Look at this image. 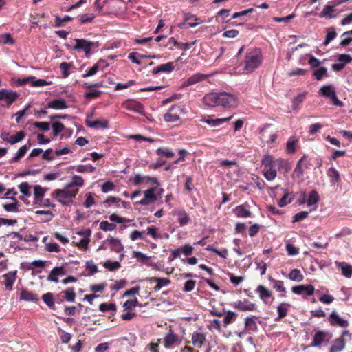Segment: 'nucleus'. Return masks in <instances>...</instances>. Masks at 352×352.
<instances>
[{
	"instance_id": "3",
	"label": "nucleus",
	"mask_w": 352,
	"mask_h": 352,
	"mask_svg": "<svg viewBox=\"0 0 352 352\" xmlns=\"http://www.w3.org/2000/svg\"><path fill=\"white\" fill-rule=\"evenodd\" d=\"M78 191V188H70L65 184L63 188L54 190L52 196L63 206H70Z\"/></svg>"
},
{
	"instance_id": "58",
	"label": "nucleus",
	"mask_w": 352,
	"mask_h": 352,
	"mask_svg": "<svg viewBox=\"0 0 352 352\" xmlns=\"http://www.w3.org/2000/svg\"><path fill=\"white\" fill-rule=\"evenodd\" d=\"M90 125V128L93 129H107L109 127V121L107 120H94V122L91 123Z\"/></svg>"
},
{
	"instance_id": "42",
	"label": "nucleus",
	"mask_w": 352,
	"mask_h": 352,
	"mask_svg": "<svg viewBox=\"0 0 352 352\" xmlns=\"http://www.w3.org/2000/svg\"><path fill=\"white\" fill-rule=\"evenodd\" d=\"M319 94L330 99V98L336 94V91L331 85H324L320 89Z\"/></svg>"
},
{
	"instance_id": "7",
	"label": "nucleus",
	"mask_w": 352,
	"mask_h": 352,
	"mask_svg": "<svg viewBox=\"0 0 352 352\" xmlns=\"http://www.w3.org/2000/svg\"><path fill=\"white\" fill-rule=\"evenodd\" d=\"M75 42L76 45L73 47L74 50L78 52L82 51L85 53L87 56L91 54V50L94 45V42L82 38H76Z\"/></svg>"
},
{
	"instance_id": "32",
	"label": "nucleus",
	"mask_w": 352,
	"mask_h": 352,
	"mask_svg": "<svg viewBox=\"0 0 352 352\" xmlns=\"http://www.w3.org/2000/svg\"><path fill=\"white\" fill-rule=\"evenodd\" d=\"M105 242L109 243L111 250L116 252H120L123 250V246L120 241L118 239L109 236Z\"/></svg>"
},
{
	"instance_id": "49",
	"label": "nucleus",
	"mask_w": 352,
	"mask_h": 352,
	"mask_svg": "<svg viewBox=\"0 0 352 352\" xmlns=\"http://www.w3.org/2000/svg\"><path fill=\"white\" fill-rule=\"evenodd\" d=\"M269 280L271 283H273V288L277 291L280 292H286V288L284 286V283L283 280H276L271 277H270Z\"/></svg>"
},
{
	"instance_id": "24",
	"label": "nucleus",
	"mask_w": 352,
	"mask_h": 352,
	"mask_svg": "<svg viewBox=\"0 0 352 352\" xmlns=\"http://www.w3.org/2000/svg\"><path fill=\"white\" fill-rule=\"evenodd\" d=\"M3 277L5 278L4 284L6 289L8 291H11L16 278V271L9 272L8 273L4 274Z\"/></svg>"
},
{
	"instance_id": "39",
	"label": "nucleus",
	"mask_w": 352,
	"mask_h": 352,
	"mask_svg": "<svg viewBox=\"0 0 352 352\" xmlns=\"http://www.w3.org/2000/svg\"><path fill=\"white\" fill-rule=\"evenodd\" d=\"M10 199L13 201L11 204H6L3 205V208L6 210L7 212H17L19 211V201L16 199L15 197L11 196Z\"/></svg>"
},
{
	"instance_id": "9",
	"label": "nucleus",
	"mask_w": 352,
	"mask_h": 352,
	"mask_svg": "<svg viewBox=\"0 0 352 352\" xmlns=\"http://www.w3.org/2000/svg\"><path fill=\"white\" fill-rule=\"evenodd\" d=\"M332 337V334L328 331L319 330L314 336L310 346H320L323 342L328 341Z\"/></svg>"
},
{
	"instance_id": "40",
	"label": "nucleus",
	"mask_w": 352,
	"mask_h": 352,
	"mask_svg": "<svg viewBox=\"0 0 352 352\" xmlns=\"http://www.w3.org/2000/svg\"><path fill=\"white\" fill-rule=\"evenodd\" d=\"M327 174L332 184L339 183L341 180L339 172L333 167L329 168Z\"/></svg>"
},
{
	"instance_id": "41",
	"label": "nucleus",
	"mask_w": 352,
	"mask_h": 352,
	"mask_svg": "<svg viewBox=\"0 0 352 352\" xmlns=\"http://www.w3.org/2000/svg\"><path fill=\"white\" fill-rule=\"evenodd\" d=\"M66 301L73 302L75 301L76 293L74 287H69L61 292Z\"/></svg>"
},
{
	"instance_id": "43",
	"label": "nucleus",
	"mask_w": 352,
	"mask_h": 352,
	"mask_svg": "<svg viewBox=\"0 0 352 352\" xmlns=\"http://www.w3.org/2000/svg\"><path fill=\"white\" fill-rule=\"evenodd\" d=\"M105 61L102 59H100L98 61L97 63L94 64L86 73L82 74L83 78H88L95 75L99 70L100 65L101 63H104Z\"/></svg>"
},
{
	"instance_id": "34",
	"label": "nucleus",
	"mask_w": 352,
	"mask_h": 352,
	"mask_svg": "<svg viewBox=\"0 0 352 352\" xmlns=\"http://www.w3.org/2000/svg\"><path fill=\"white\" fill-rule=\"evenodd\" d=\"M336 266L341 269L342 274L346 278L352 276V265L345 262H336Z\"/></svg>"
},
{
	"instance_id": "25",
	"label": "nucleus",
	"mask_w": 352,
	"mask_h": 352,
	"mask_svg": "<svg viewBox=\"0 0 352 352\" xmlns=\"http://www.w3.org/2000/svg\"><path fill=\"white\" fill-rule=\"evenodd\" d=\"M68 107L66 101L64 99L58 98L50 101L45 109H65Z\"/></svg>"
},
{
	"instance_id": "36",
	"label": "nucleus",
	"mask_w": 352,
	"mask_h": 352,
	"mask_svg": "<svg viewBox=\"0 0 352 352\" xmlns=\"http://www.w3.org/2000/svg\"><path fill=\"white\" fill-rule=\"evenodd\" d=\"M298 142V138L296 136H292L286 144V151L289 154H293L296 151V144Z\"/></svg>"
},
{
	"instance_id": "47",
	"label": "nucleus",
	"mask_w": 352,
	"mask_h": 352,
	"mask_svg": "<svg viewBox=\"0 0 352 352\" xmlns=\"http://www.w3.org/2000/svg\"><path fill=\"white\" fill-rule=\"evenodd\" d=\"M42 300L50 309H55L54 299L51 292L44 294L42 296Z\"/></svg>"
},
{
	"instance_id": "23",
	"label": "nucleus",
	"mask_w": 352,
	"mask_h": 352,
	"mask_svg": "<svg viewBox=\"0 0 352 352\" xmlns=\"http://www.w3.org/2000/svg\"><path fill=\"white\" fill-rule=\"evenodd\" d=\"M207 76L201 73H197L188 78H187L183 83V87H188L195 85L197 82H201L206 80Z\"/></svg>"
},
{
	"instance_id": "37",
	"label": "nucleus",
	"mask_w": 352,
	"mask_h": 352,
	"mask_svg": "<svg viewBox=\"0 0 352 352\" xmlns=\"http://www.w3.org/2000/svg\"><path fill=\"white\" fill-rule=\"evenodd\" d=\"M48 236H45L43 239V242L45 245V250L50 252H59L60 248L58 244L55 242L48 241Z\"/></svg>"
},
{
	"instance_id": "1",
	"label": "nucleus",
	"mask_w": 352,
	"mask_h": 352,
	"mask_svg": "<svg viewBox=\"0 0 352 352\" xmlns=\"http://www.w3.org/2000/svg\"><path fill=\"white\" fill-rule=\"evenodd\" d=\"M202 101L208 107L234 108L238 104L236 96L225 91L210 92L204 96Z\"/></svg>"
},
{
	"instance_id": "53",
	"label": "nucleus",
	"mask_w": 352,
	"mask_h": 352,
	"mask_svg": "<svg viewBox=\"0 0 352 352\" xmlns=\"http://www.w3.org/2000/svg\"><path fill=\"white\" fill-rule=\"evenodd\" d=\"M319 201V195L318 192L316 190H313L309 193L308 199L307 201V204L308 206H311L314 204H316Z\"/></svg>"
},
{
	"instance_id": "50",
	"label": "nucleus",
	"mask_w": 352,
	"mask_h": 352,
	"mask_svg": "<svg viewBox=\"0 0 352 352\" xmlns=\"http://www.w3.org/2000/svg\"><path fill=\"white\" fill-rule=\"evenodd\" d=\"M133 257L136 258L138 261L142 262L146 265H147L148 263H151V261L149 260V257L146 254L139 251H133Z\"/></svg>"
},
{
	"instance_id": "54",
	"label": "nucleus",
	"mask_w": 352,
	"mask_h": 352,
	"mask_svg": "<svg viewBox=\"0 0 352 352\" xmlns=\"http://www.w3.org/2000/svg\"><path fill=\"white\" fill-rule=\"evenodd\" d=\"M294 195L290 193H285L283 197L278 201V204L280 207H284L288 204H290Z\"/></svg>"
},
{
	"instance_id": "17",
	"label": "nucleus",
	"mask_w": 352,
	"mask_h": 352,
	"mask_svg": "<svg viewBox=\"0 0 352 352\" xmlns=\"http://www.w3.org/2000/svg\"><path fill=\"white\" fill-rule=\"evenodd\" d=\"M65 274L66 271L63 266L55 267L50 271L47 279L50 282L58 283L59 276H63Z\"/></svg>"
},
{
	"instance_id": "60",
	"label": "nucleus",
	"mask_w": 352,
	"mask_h": 352,
	"mask_svg": "<svg viewBox=\"0 0 352 352\" xmlns=\"http://www.w3.org/2000/svg\"><path fill=\"white\" fill-rule=\"evenodd\" d=\"M102 94V91L98 89H94L91 88L88 91H86L84 96L86 99H93L99 97Z\"/></svg>"
},
{
	"instance_id": "56",
	"label": "nucleus",
	"mask_w": 352,
	"mask_h": 352,
	"mask_svg": "<svg viewBox=\"0 0 352 352\" xmlns=\"http://www.w3.org/2000/svg\"><path fill=\"white\" fill-rule=\"evenodd\" d=\"M313 76L317 80H321L324 76H327V69L324 67H321L314 70Z\"/></svg>"
},
{
	"instance_id": "20",
	"label": "nucleus",
	"mask_w": 352,
	"mask_h": 352,
	"mask_svg": "<svg viewBox=\"0 0 352 352\" xmlns=\"http://www.w3.org/2000/svg\"><path fill=\"white\" fill-rule=\"evenodd\" d=\"M346 346V341L342 337H338L332 341L329 352H341Z\"/></svg>"
},
{
	"instance_id": "16",
	"label": "nucleus",
	"mask_w": 352,
	"mask_h": 352,
	"mask_svg": "<svg viewBox=\"0 0 352 352\" xmlns=\"http://www.w3.org/2000/svg\"><path fill=\"white\" fill-rule=\"evenodd\" d=\"M123 105L126 109L136 112L141 115L144 112V106L136 100H129L126 101Z\"/></svg>"
},
{
	"instance_id": "2",
	"label": "nucleus",
	"mask_w": 352,
	"mask_h": 352,
	"mask_svg": "<svg viewBox=\"0 0 352 352\" xmlns=\"http://www.w3.org/2000/svg\"><path fill=\"white\" fill-rule=\"evenodd\" d=\"M261 164L265 179L268 181H272L277 176V170L283 168L285 161L281 158L274 159L272 155H266L263 157Z\"/></svg>"
},
{
	"instance_id": "19",
	"label": "nucleus",
	"mask_w": 352,
	"mask_h": 352,
	"mask_svg": "<svg viewBox=\"0 0 352 352\" xmlns=\"http://www.w3.org/2000/svg\"><path fill=\"white\" fill-rule=\"evenodd\" d=\"M315 288L312 285H300L294 286L292 288L293 293L296 294H302L306 293L307 296H311L314 293Z\"/></svg>"
},
{
	"instance_id": "14",
	"label": "nucleus",
	"mask_w": 352,
	"mask_h": 352,
	"mask_svg": "<svg viewBox=\"0 0 352 352\" xmlns=\"http://www.w3.org/2000/svg\"><path fill=\"white\" fill-rule=\"evenodd\" d=\"M270 124H266L260 131L261 139L263 142L269 143H274L276 138L277 135L276 133L269 131V129L271 127Z\"/></svg>"
},
{
	"instance_id": "27",
	"label": "nucleus",
	"mask_w": 352,
	"mask_h": 352,
	"mask_svg": "<svg viewBox=\"0 0 352 352\" xmlns=\"http://www.w3.org/2000/svg\"><path fill=\"white\" fill-rule=\"evenodd\" d=\"M175 69V66L173 63L168 62L165 64L160 65L159 66L153 68L151 73L153 75H156L160 72L170 73Z\"/></svg>"
},
{
	"instance_id": "30",
	"label": "nucleus",
	"mask_w": 352,
	"mask_h": 352,
	"mask_svg": "<svg viewBox=\"0 0 352 352\" xmlns=\"http://www.w3.org/2000/svg\"><path fill=\"white\" fill-rule=\"evenodd\" d=\"M289 307H290L289 304L286 302H281L277 307L278 316L274 318V321L278 322L282 318H285L287 315Z\"/></svg>"
},
{
	"instance_id": "22",
	"label": "nucleus",
	"mask_w": 352,
	"mask_h": 352,
	"mask_svg": "<svg viewBox=\"0 0 352 352\" xmlns=\"http://www.w3.org/2000/svg\"><path fill=\"white\" fill-rule=\"evenodd\" d=\"M20 300L37 303L39 300L38 295L32 292L22 289L20 292Z\"/></svg>"
},
{
	"instance_id": "52",
	"label": "nucleus",
	"mask_w": 352,
	"mask_h": 352,
	"mask_svg": "<svg viewBox=\"0 0 352 352\" xmlns=\"http://www.w3.org/2000/svg\"><path fill=\"white\" fill-rule=\"evenodd\" d=\"M156 154L158 156H164L168 158H172L174 157V153L170 149L165 147L158 148L156 150Z\"/></svg>"
},
{
	"instance_id": "8",
	"label": "nucleus",
	"mask_w": 352,
	"mask_h": 352,
	"mask_svg": "<svg viewBox=\"0 0 352 352\" xmlns=\"http://www.w3.org/2000/svg\"><path fill=\"white\" fill-rule=\"evenodd\" d=\"M181 342L179 335L170 329L165 335L163 340L164 345L167 349L173 348Z\"/></svg>"
},
{
	"instance_id": "12",
	"label": "nucleus",
	"mask_w": 352,
	"mask_h": 352,
	"mask_svg": "<svg viewBox=\"0 0 352 352\" xmlns=\"http://www.w3.org/2000/svg\"><path fill=\"white\" fill-rule=\"evenodd\" d=\"M19 94L16 91H10L6 89H0V100H5L7 106L10 107L18 98Z\"/></svg>"
},
{
	"instance_id": "59",
	"label": "nucleus",
	"mask_w": 352,
	"mask_h": 352,
	"mask_svg": "<svg viewBox=\"0 0 352 352\" xmlns=\"http://www.w3.org/2000/svg\"><path fill=\"white\" fill-rule=\"evenodd\" d=\"M65 129L64 124L60 122H54L52 124L53 135L56 137Z\"/></svg>"
},
{
	"instance_id": "26",
	"label": "nucleus",
	"mask_w": 352,
	"mask_h": 352,
	"mask_svg": "<svg viewBox=\"0 0 352 352\" xmlns=\"http://www.w3.org/2000/svg\"><path fill=\"white\" fill-rule=\"evenodd\" d=\"M150 282H155L156 285L153 287L155 292L160 291L163 287L170 283V280L166 278L150 277L148 278Z\"/></svg>"
},
{
	"instance_id": "62",
	"label": "nucleus",
	"mask_w": 352,
	"mask_h": 352,
	"mask_svg": "<svg viewBox=\"0 0 352 352\" xmlns=\"http://www.w3.org/2000/svg\"><path fill=\"white\" fill-rule=\"evenodd\" d=\"M100 228L104 231H113L116 228V225L112 223H109L107 221H102L100 223Z\"/></svg>"
},
{
	"instance_id": "57",
	"label": "nucleus",
	"mask_w": 352,
	"mask_h": 352,
	"mask_svg": "<svg viewBox=\"0 0 352 352\" xmlns=\"http://www.w3.org/2000/svg\"><path fill=\"white\" fill-rule=\"evenodd\" d=\"M337 36V33L335 30L334 28H330L327 29V33L326 35L325 40L324 41V45H328L332 40H333Z\"/></svg>"
},
{
	"instance_id": "63",
	"label": "nucleus",
	"mask_w": 352,
	"mask_h": 352,
	"mask_svg": "<svg viewBox=\"0 0 352 352\" xmlns=\"http://www.w3.org/2000/svg\"><path fill=\"white\" fill-rule=\"evenodd\" d=\"M99 310L102 312H106L107 311L111 310L114 312L116 311V305L115 303H101L99 305Z\"/></svg>"
},
{
	"instance_id": "10",
	"label": "nucleus",
	"mask_w": 352,
	"mask_h": 352,
	"mask_svg": "<svg viewBox=\"0 0 352 352\" xmlns=\"http://www.w3.org/2000/svg\"><path fill=\"white\" fill-rule=\"evenodd\" d=\"M157 186L148 188L143 192L144 198L138 201L137 204L141 206H148L157 199V195L155 194Z\"/></svg>"
},
{
	"instance_id": "35",
	"label": "nucleus",
	"mask_w": 352,
	"mask_h": 352,
	"mask_svg": "<svg viewBox=\"0 0 352 352\" xmlns=\"http://www.w3.org/2000/svg\"><path fill=\"white\" fill-rule=\"evenodd\" d=\"M85 184L82 177L79 175H74L69 182L67 183L66 185L70 188H78V187H82Z\"/></svg>"
},
{
	"instance_id": "6",
	"label": "nucleus",
	"mask_w": 352,
	"mask_h": 352,
	"mask_svg": "<svg viewBox=\"0 0 352 352\" xmlns=\"http://www.w3.org/2000/svg\"><path fill=\"white\" fill-rule=\"evenodd\" d=\"M231 305L235 309L241 311H254L257 309L256 305L248 299L239 300Z\"/></svg>"
},
{
	"instance_id": "51",
	"label": "nucleus",
	"mask_w": 352,
	"mask_h": 352,
	"mask_svg": "<svg viewBox=\"0 0 352 352\" xmlns=\"http://www.w3.org/2000/svg\"><path fill=\"white\" fill-rule=\"evenodd\" d=\"M289 278L292 280L300 282L303 280L304 276L298 269H293L289 274Z\"/></svg>"
},
{
	"instance_id": "46",
	"label": "nucleus",
	"mask_w": 352,
	"mask_h": 352,
	"mask_svg": "<svg viewBox=\"0 0 352 352\" xmlns=\"http://www.w3.org/2000/svg\"><path fill=\"white\" fill-rule=\"evenodd\" d=\"M144 57H147V58H154L155 57V56H144L143 54H141L138 52H133L131 53H130L128 56V58L129 60H131L133 63H136L138 65H141V61L140 60V58H144Z\"/></svg>"
},
{
	"instance_id": "29",
	"label": "nucleus",
	"mask_w": 352,
	"mask_h": 352,
	"mask_svg": "<svg viewBox=\"0 0 352 352\" xmlns=\"http://www.w3.org/2000/svg\"><path fill=\"white\" fill-rule=\"evenodd\" d=\"M234 212L238 217L241 218L250 217L252 215V212L248 209L245 204L236 206L234 209Z\"/></svg>"
},
{
	"instance_id": "21",
	"label": "nucleus",
	"mask_w": 352,
	"mask_h": 352,
	"mask_svg": "<svg viewBox=\"0 0 352 352\" xmlns=\"http://www.w3.org/2000/svg\"><path fill=\"white\" fill-rule=\"evenodd\" d=\"M192 344L197 348H201L206 342V336L205 333L195 331L192 334Z\"/></svg>"
},
{
	"instance_id": "18",
	"label": "nucleus",
	"mask_w": 352,
	"mask_h": 352,
	"mask_svg": "<svg viewBox=\"0 0 352 352\" xmlns=\"http://www.w3.org/2000/svg\"><path fill=\"white\" fill-rule=\"evenodd\" d=\"M173 215L177 217L178 223L180 226H184L190 221V218L184 209H175L173 210Z\"/></svg>"
},
{
	"instance_id": "31",
	"label": "nucleus",
	"mask_w": 352,
	"mask_h": 352,
	"mask_svg": "<svg viewBox=\"0 0 352 352\" xmlns=\"http://www.w3.org/2000/svg\"><path fill=\"white\" fill-rule=\"evenodd\" d=\"M232 118V116H230V117H227V118H217V119H211L209 118H204L201 120V121L203 122H206V123L211 125L212 126H219L225 122L230 121Z\"/></svg>"
},
{
	"instance_id": "33",
	"label": "nucleus",
	"mask_w": 352,
	"mask_h": 352,
	"mask_svg": "<svg viewBox=\"0 0 352 352\" xmlns=\"http://www.w3.org/2000/svg\"><path fill=\"white\" fill-rule=\"evenodd\" d=\"M30 146H31V144H30V141H28V144L22 146L18 150L15 156L11 159L10 162L14 163V162H16L19 161L20 159H21L23 157H24V155L26 154L27 151H28V149L30 148Z\"/></svg>"
},
{
	"instance_id": "38",
	"label": "nucleus",
	"mask_w": 352,
	"mask_h": 352,
	"mask_svg": "<svg viewBox=\"0 0 352 352\" xmlns=\"http://www.w3.org/2000/svg\"><path fill=\"white\" fill-rule=\"evenodd\" d=\"M256 292L259 294L260 298L263 301L270 298L272 295V292L262 285L257 287Z\"/></svg>"
},
{
	"instance_id": "44",
	"label": "nucleus",
	"mask_w": 352,
	"mask_h": 352,
	"mask_svg": "<svg viewBox=\"0 0 352 352\" xmlns=\"http://www.w3.org/2000/svg\"><path fill=\"white\" fill-rule=\"evenodd\" d=\"M45 193V190L39 185L34 186V196L35 202L41 201Z\"/></svg>"
},
{
	"instance_id": "48",
	"label": "nucleus",
	"mask_w": 352,
	"mask_h": 352,
	"mask_svg": "<svg viewBox=\"0 0 352 352\" xmlns=\"http://www.w3.org/2000/svg\"><path fill=\"white\" fill-rule=\"evenodd\" d=\"M25 137V133L23 131H20L16 133L15 135H10L9 138L8 143L10 144H16L22 141Z\"/></svg>"
},
{
	"instance_id": "61",
	"label": "nucleus",
	"mask_w": 352,
	"mask_h": 352,
	"mask_svg": "<svg viewBox=\"0 0 352 352\" xmlns=\"http://www.w3.org/2000/svg\"><path fill=\"white\" fill-rule=\"evenodd\" d=\"M236 314L234 312H233L232 311H227V313L223 318L224 325L226 327L227 325L230 324V323H232L233 321H234L236 320Z\"/></svg>"
},
{
	"instance_id": "64",
	"label": "nucleus",
	"mask_w": 352,
	"mask_h": 352,
	"mask_svg": "<svg viewBox=\"0 0 352 352\" xmlns=\"http://www.w3.org/2000/svg\"><path fill=\"white\" fill-rule=\"evenodd\" d=\"M95 14H84L78 16L79 21L81 24H85L91 22L95 18Z\"/></svg>"
},
{
	"instance_id": "13",
	"label": "nucleus",
	"mask_w": 352,
	"mask_h": 352,
	"mask_svg": "<svg viewBox=\"0 0 352 352\" xmlns=\"http://www.w3.org/2000/svg\"><path fill=\"white\" fill-rule=\"evenodd\" d=\"M341 5L338 0H333L326 5L322 11L320 13V17H325L328 19L335 18L336 15L333 13L336 11V8Z\"/></svg>"
},
{
	"instance_id": "4",
	"label": "nucleus",
	"mask_w": 352,
	"mask_h": 352,
	"mask_svg": "<svg viewBox=\"0 0 352 352\" xmlns=\"http://www.w3.org/2000/svg\"><path fill=\"white\" fill-rule=\"evenodd\" d=\"M263 60L261 50L256 48L249 52L245 58L244 71L246 73H251L260 67Z\"/></svg>"
},
{
	"instance_id": "45",
	"label": "nucleus",
	"mask_w": 352,
	"mask_h": 352,
	"mask_svg": "<svg viewBox=\"0 0 352 352\" xmlns=\"http://www.w3.org/2000/svg\"><path fill=\"white\" fill-rule=\"evenodd\" d=\"M307 92H303L296 96L292 100V109L294 110L298 109L305 99Z\"/></svg>"
},
{
	"instance_id": "28",
	"label": "nucleus",
	"mask_w": 352,
	"mask_h": 352,
	"mask_svg": "<svg viewBox=\"0 0 352 352\" xmlns=\"http://www.w3.org/2000/svg\"><path fill=\"white\" fill-rule=\"evenodd\" d=\"M256 316H251L245 318V329L247 331L256 332L258 331V326L256 322Z\"/></svg>"
},
{
	"instance_id": "11",
	"label": "nucleus",
	"mask_w": 352,
	"mask_h": 352,
	"mask_svg": "<svg viewBox=\"0 0 352 352\" xmlns=\"http://www.w3.org/2000/svg\"><path fill=\"white\" fill-rule=\"evenodd\" d=\"M134 186H140L142 184H151L158 186L160 185L158 179L154 177L144 176L140 174L135 175L131 179Z\"/></svg>"
},
{
	"instance_id": "15",
	"label": "nucleus",
	"mask_w": 352,
	"mask_h": 352,
	"mask_svg": "<svg viewBox=\"0 0 352 352\" xmlns=\"http://www.w3.org/2000/svg\"><path fill=\"white\" fill-rule=\"evenodd\" d=\"M329 322L333 327H347L349 326V322L340 317L339 314L336 311H333L329 316Z\"/></svg>"
},
{
	"instance_id": "55",
	"label": "nucleus",
	"mask_w": 352,
	"mask_h": 352,
	"mask_svg": "<svg viewBox=\"0 0 352 352\" xmlns=\"http://www.w3.org/2000/svg\"><path fill=\"white\" fill-rule=\"evenodd\" d=\"M72 64L71 63L63 62L60 64V69L62 72V76L63 78H67L69 75V70L72 67Z\"/></svg>"
},
{
	"instance_id": "5",
	"label": "nucleus",
	"mask_w": 352,
	"mask_h": 352,
	"mask_svg": "<svg viewBox=\"0 0 352 352\" xmlns=\"http://www.w3.org/2000/svg\"><path fill=\"white\" fill-rule=\"evenodd\" d=\"M184 108L181 105L171 106L164 115V120L166 122H175L180 120L181 116L184 114Z\"/></svg>"
}]
</instances>
